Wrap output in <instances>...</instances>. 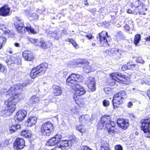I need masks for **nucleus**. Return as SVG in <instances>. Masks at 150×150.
<instances>
[{
    "mask_svg": "<svg viewBox=\"0 0 150 150\" xmlns=\"http://www.w3.org/2000/svg\"><path fill=\"white\" fill-rule=\"evenodd\" d=\"M14 89V88H11L7 92L6 95H9L10 96L9 99L5 102V104L7 105V109L4 111V113L7 116H9L15 110L16 105L20 100L19 96L11 92Z\"/></svg>",
    "mask_w": 150,
    "mask_h": 150,
    "instance_id": "nucleus-1",
    "label": "nucleus"
},
{
    "mask_svg": "<svg viewBox=\"0 0 150 150\" xmlns=\"http://www.w3.org/2000/svg\"><path fill=\"white\" fill-rule=\"evenodd\" d=\"M115 123L113 121H111L109 116H104L101 118L99 121L98 127L100 129H102L105 126L108 130V132L110 134L113 133L115 132L114 127Z\"/></svg>",
    "mask_w": 150,
    "mask_h": 150,
    "instance_id": "nucleus-2",
    "label": "nucleus"
},
{
    "mask_svg": "<svg viewBox=\"0 0 150 150\" xmlns=\"http://www.w3.org/2000/svg\"><path fill=\"white\" fill-rule=\"evenodd\" d=\"M127 97V93L124 91H121L115 95L112 100L114 108L118 107L120 104L122 103L123 100L126 99Z\"/></svg>",
    "mask_w": 150,
    "mask_h": 150,
    "instance_id": "nucleus-3",
    "label": "nucleus"
},
{
    "mask_svg": "<svg viewBox=\"0 0 150 150\" xmlns=\"http://www.w3.org/2000/svg\"><path fill=\"white\" fill-rule=\"evenodd\" d=\"M110 77L112 79L110 83L112 86L115 85L118 86V84H120L119 81H122L124 82V83H126V82L129 79L126 76L122 75L119 73H112L110 75Z\"/></svg>",
    "mask_w": 150,
    "mask_h": 150,
    "instance_id": "nucleus-4",
    "label": "nucleus"
},
{
    "mask_svg": "<svg viewBox=\"0 0 150 150\" xmlns=\"http://www.w3.org/2000/svg\"><path fill=\"white\" fill-rule=\"evenodd\" d=\"M54 126L51 122L43 123L41 127L40 132L43 135L49 136L53 132Z\"/></svg>",
    "mask_w": 150,
    "mask_h": 150,
    "instance_id": "nucleus-5",
    "label": "nucleus"
},
{
    "mask_svg": "<svg viewBox=\"0 0 150 150\" xmlns=\"http://www.w3.org/2000/svg\"><path fill=\"white\" fill-rule=\"evenodd\" d=\"M23 23H18L16 24L15 26L18 33H24L25 32V28L26 30L29 33H30L33 34L38 33L39 32V30H35L33 28H32L31 26L29 24L25 28L23 27Z\"/></svg>",
    "mask_w": 150,
    "mask_h": 150,
    "instance_id": "nucleus-6",
    "label": "nucleus"
},
{
    "mask_svg": "<svg viewBox=\"0 0 150 150\" xmlns=\"http://www.w3.org/2000/svg\"><path fill=\"white\" fill-rule=\"evenodd\" d=\"M30 41L35 46H38L44 49L50 47L52 45L51 44L50 42L46 43L43 40H39L30 38Z\"/></svg>",
    "mask_w": 150,
    "mask_h": 150,
    "instance_id": "nucleus-7",
    "label": "nucleus"
},
{
    "mask_svg": "<svg viewBox=\"0 0 150 150\" xmlns=\"http://www.w3.org/2000/svg\"><path fill=\"white\" fill-rule=\"evenodd\" d=\"M150 118L143 120H141L142 123V129L145 134V136L149 137L147 136H150Z\"/></svg>",
    "mask_w": 150,
    "mask_h": 150,
    "instance_id": "nucleus-8",
    "label": "nucleus"
},
{
    "mask_svg": "<svg viewBox=\"0 0 150 150\" xmlns=\"http://www.w3.org/2000/svg\"><path fill=\"white\" fill-rule=\"evenodd\" d=\"M107 32L105 31H103L97 37V41H100L101 43L105 45H109L108 40L110 37L108 35Z\"/></svg>",
    "mask_w": 150,
    "mask_h": 150,
    "instance_id": "nucleus-9",
    "label": "nucleus"
},
{
    "mask_svg": "<svg viewBox=\"0 0 150 150\" xmlns=\"http://www.w3.org/2000/svg\"><path fill=\"white\" fill-rule=\"evenodd\" d=\"M86 83L90 92L96 90V81L95 79L91 76L88 77L86 81Z\"/></svg>",
    "mask_w": 150,
    "mask_h": 150,
    "instance_id": "nucleus-10",
    "label": "nucleus"
},
{
    "mask_svg": "<svg viewBox=\"0 0 150 150\" xmlns=\"http://www.w3.org/2000/svg\"><path fill=\"white\" fill-rule=\"evenodd\" d=\"M62 138V136L61 135L56 134L48 141L46 145L49 146H54L60 142Z\"/></svg>",
    "mask_w": 150,
    "mask_h": 150,
    "instance_id": "nucleus-11",
    "label": "nucleus"
},
{
    "mask_svg": "<svg viewBox=\"0 0 150 150\" xmlns=\"http://www.w3.org/2000/svg\"><path fill=\"white\" fill-rule=\"evenodd\" d=\"M59 147L62 150H68L72 146L73 143L71 140L61 141Z\"/></svg>",
    "mask_w": 150,
    "mask_h": 150,
    "instance_id": "nucleus-12",
    "label": "nucleus"
},
{
    "mask_svg": "<svg viewBox=\"0 0 150 150\" xmlns=\"http://www.w3.org/2000/svg\"><path fill=\"white\" fill-rule=\"evenodd\" d=\"M25 146V142L24 140L22 138H17L14 143L13 147L17 149H23Z\"/></svg>",
    "mask_w": 150,
    "mask_h": 150,
    "instance_id": "nucleus-13",
    "label": "nucleus"
},
{
    "mask_svg": "<svg viewBox=\"0 0 150 150\" xmlns=\"http://www.w3.org/2000/svg\"><path fill=\"white\" fill-rule=\"evenodd\" d=\"M117 123L119 127L124 129H126L129 126L128 120L123 119H118Z\"/></svg>",
    "mask_w": 150,
    "mask_h": 150,
    "instance_id": "nucleus-14",
    "label": "nucleus"
},
{
    "mask_svg": "<svg viewBox=\"0 0 150 150\" xmlns=\"http://www.w3.org/2000/svg\"><path fill=\"white\" fill-rule=\"evenodd\" d=\"M27 112L26 111L24 110H21L17 112L15 118L20 122L23 120L25 117Z\"/></svg>",
    "mask_w": 150,
    "mask_h": 150,
    "instance_id": "nucleus-15",
    "label": "nucleus"
},
{
    "mask_svg": "<svg viewBox=\"0 0 150 150\" xmlns=\"http://www.w3.org/2000/svg\"><path fill=\"white\" fill-rule=\"evenodd\" d=\"M10 8L7 6H4L0 8V15L3 16H9Z\"/></svg>",
    "mask_w": 150,
    "mask_h": 150,
    "instance_id": "nucleus-16",
    "label": "nucleus"
},
{
    "mask_svg": "<svg viewBox=\"0 0 150 150\" xmlns=\"http://www.w3.org/2000/svg\"><path fill=\"white\" fill-rule=\"evenodd\" d=\"M28 84V83H23V84L19 83L17 85V86H13L9 88L8 90L11 88H14V89L13 90H12V91H11V92L12 93H14L16 94L19 96L20 100L21 99V95L19 94H18L15 93V91H17L18 89V90L22 89L24 88V87L26 86Z\"/></svg>",
    "mask_w": 150,
    "mask_h": 150,
    "instance_id": "nucleus-17",
    "label": "nucleus"
},
{
    "mask_svg": "<svg viewBox=\"0 0 150 150\" xmlns=\"http://www.w3.org/2000/svg\"><path fill=\"white\" fill-rule=\"evenodd\" d=\"M23 56L26 61H30L34 59L33 54L30 51L26 50L23 53Z\"/></svg>",
    "mask_w": 150,
    "mask_h": 150,
    "instance_id": "nucleus-18",
    "label": "nucleus"
},
{
    "mask_svg": "<svg viewBox=\"0 0 150 150\" xmlns=\"http://www.w3.org/2000/svg\"><path fill=\"white\" fill-rule=\"evenodd\" d=\"M40 74H42V71L39 69V67L37 66L31 70L30 75L31 78L34 79L40 75Z\"/></svg>",
    "mask_w": 150,
    "mask_h": 150,
    "instance_id": "nucleus-19",
    "label": "nucleus"
},
{
    "mask_svg": "<svg viewBox=\"0 0 150 150\" xmlns=\"http://www.w3.org/2000/svg\"><path fill=\"white\" fill-rule=\"evenodd\" d=\"M37 120V118L36 117L31 116L29 117L27 120L26 121L25 124L28 126H31L35 124Z\"/></svg>",
    "mask_w": 150,
    "mask_h": 150,
    "instance_id": "nucleus-20",
    "label": "nucleus"
},
{
    "mask_svg": "<svg viewBox=\"0 0 150 150\" xmlns=\"http://www.w3.org/2000/svg\"><path fill=\"white\" fill-rule=\"evenodd\" d=\"M52 88L53 93L55 96H59L61 94L62 90L60 86L54 85L52 86Z\"/></svg>",
    "mask_w": 150,
    "mask_h": 150,
    "instance_id": "nucleus-21",
    "label": "nucleus"
},
{
    "mask_svg": "<svg viewBox=\"0 0 150 150\" xmlns=\"http://www.w3.org/2000/svg\"><path fill=\"white\" fill-rule=\"evenodd\" d=\"M142 4V0H137L135 1H133L130 4V7L132 8L134 7L135 9L134 11H135V10H137Z\"/></svg>",
    "mask_w": 150,
    "mask_h": 150,
    "instance_id": "nucleus-22",
    "label": "nucleus"
},
{
    "mask_svg": "<svg viewBox=\"0 0 150 150\" xmlns=\"http://www.w3.org/2000/svg\"><path fill=\"white\" fill-rule=\"evenodd\" d=\"M74 99V100L77 99V96H80L86 93V91L83 88H80V89H77L75 91Z\"/></svg>",
    "mask_w": 150,
    "mask_h": 150,
    "instance_id": "nucleus-23",
    "label": "nucleus"
},
{
    "mask_svg": "<svg viewBox=\"0 0 150 150\" xmlns=\"http://www.w3.org/2000/svg\"><path fill=\"white\" fill-rule=\"evenodd\" d=\"M75 101L76 103L81 108L85 107L87 105V103H88L87 101L85 100H78V98L75 99Z\"/></svg>",
    "mask_w": 150,
    "mask_h": 150,
    "instance_id": "nucleus-24",
    "label": "nucleus"
},
{
    "mask_svg": "<svg viewBox=\"0 0 150 150\" xmlns=\"http://www.w3.org/2000/svg\"><path fill=\"white\" fill-rule=\"evenodd\" d=\"M90 119L89 116L87 115H82L79 118L80 122L82 123L88 122Z\"/></svg>",
    "mask_w": 150,
    "mask_h": 150,
    "instance_id": "nucleus-25",
    "label": "nucleus"
},
{
    "mask_svg": "<svg viewBox=\"0 0 150 150\" xmlns=\"http://www.w3.org/2000/svg\"><path fill=\"white\" fill-rule=\"evenodd\" d=\"M101 150H111L109 144L106 141H103L100 145Z\"/></svg>",
    "mask_w": 150,
    "mask_h": 150,
    "instance_id": "nucleus-26",
    "label": "nucleus"
},
{
    "mask_svg": "<svg viewBox=\"0 0 150 150\" xmlns=\"http://www.w3.org/2000/svg\"><path fill=\"white\" fill-rule=\"evenodd\" d=\"M48 66L46 63H43L38 66L42 72V74H44L47 69Z\"/></svg>",
    "mask_w": 150,
    "mask_h": 150,
    "instance_id": "nucleus-27",
    "label": "nucleus"
},
{
    "mask_svg": "<svg viewBox=\"0 0 150 150\" xmlns=\"http://www.w3.org/2000/svg\"><path fill=\"white\" fill-rule=\"evenodd\" d=\"M142 7H141V8H138L137 10H135V11H134V12L136 13L137 14V13H139L141 14L145 15V13H143L144 11H146L147 10V8L145 6H142Z\"/></svg>",
    "mask_w": 150,
    "mask_h": 150,
    "instance_id": "nucleus-28",
    "label": "nucleus"
},
{
    "mask_svg": "<svg viewBox=\"0 0 150 150\" xmlns=\"http://www.w3.org/2000/svg\"><path fill=\"white\" fill-rule=\"evenodd\" d=\"M71 74L69 76L68 78L66 80L67 84L69 86L71 84H74L75 83H77V82L75 81V79L71 78Z\"/></svg>",
    "mask_w": 150,
    "mask_h": 150,
    "instance_id": "nucleus-29",
    "label": "nucleus"
},
{
    "mask_svg": "<svg viewBox=\"0 0 150 150\" xmlns=\"http://www.w3.org/2000/svg\"><path fill=\"white\" fill-rule=\"evenodd\" d=\"M21 134L22 136H23L26 138L30 137L31 135L30 132L28 130H24L22 131L21 133Z\"/></svg>",
    "mask_w": 150,
    "mask_h": 150,
    "instance_id": "nucleus-30",
    "label": "nucleus"
},
{
    "mask_svg": "<svg viewBox=\"0 0 150 150\" xmlns=\"http://www.w3.org/2000/svg\"><path fill=\"white\" fill-rule=\"evenodd\" d=\"M71 79H75V80L77 82H79L81 81L82 80L81 76L80 75L75 74H71Z\"/></svg>",
    "mask_w": 150,
    "mask_h": 150,
    "instance_id": "nucleus-31",
    "label": "nucleus"
},
{
    "mask_svg": "<svg viewBox=\"0 0 150 150\" xmlns=\"http://www.w3.org/2000/svg\"><path fill=\"white\" fill-rule=\"evenodd\" d=\"M79 82H77L76 83H75L74 84H71L69 86L72 87L75 91H76L77 89H79L80 88H83L82 86L79 85Z\"/></svg>",
    "mask_w": 150,
    "mask_h": 150,
    "instance_id": "nucleus-32",
    "label": "nucleus"
},
{
    "mask_svg": "<svg viewBox=\"0 0 150 150\" xmlns=\"http://www.w3.org/2000/svg\"><path fill=\"white\" fill-rule=\"evenodd\" d=\"M76 129L79 132L83 133L86 132V129L82 125H79L77 126Z\"/></svg>",
    "mask_w": 150,
    "mask_h": 150,
    "instance_id": "nucleus-33",
    "label": "nucleus"
},
{
    "mask_svg": "<svg viewBox=\"0 0 150 150\" xmlns=\"http://www.w3.org/2000/svg\"><path fill=\"white\" fill-rule=\"evenodd\" d=\"M141 35L139 34H137L135 35L134 38V43L135 45H137L141 40Z\"/></svg>",
    "mask_w": 150,
    "mask_h": 150,
    "instance_id": "nucleus-34",
    "label": "nucleus"
},
{
    "mask_svg": "<svg viewBox=\"0 0 150 150\" xmlns=\"http://www.w3.org/2000/svg\"><path fill=\"white\" fill-rule=\"evenodd\" d=\"M30 101L32 103H38L40 101V98L38 97L34 96L31 98Z\"/></svg>",
    "mask_w": 150,
    "mask_h": 150,
    "instance_id": "nucleus-35",
    "label": "nucleus"
},
{
    "mask_svg": "<svg viewBox=\"0 0 150 150\" xmlns=\"http://www.w3.org/2000/svg\"><path fill=\"white\" fill-rule=\"evenodd\" d=\"M6 42V39L5 37H0V49L2 47L3 45H4Z\"/></svg>",
    "mask_w": 150,
    "mask_h": 150,
    "instance_id": "nucleus-36",
    "label": "nucleus"
},
{
    "mask_svg": "<svg viewBox=\"0 0 150 150\" xmlns=\"http://www.w3.org/2000/svg\"><path fill=\"white\" fill-rule=\"evenodd\" d=\"M136 68V69H138V66L135 64L131 63V64H127V68L128 69H133L134 68Z\"/></svg>",
    "mask_w": 150,
    "mask_h": 150,
    "instance_id": "nucleus-37",
    "label": "nucleus"
},
{
    "mask_svg": "<svg viewBox=\"0 0 150 150\" xmlns=\"http://www.w3.org/2000/svg\"><path fill=\"white\" fill-rule=\"evenodd\" d=\"M4 32L6 34H8V36L9 37H12L14 36L13 32L12 31H10V30L8 29L5 30Z\"/></svg>",
    "mask_w": 150,
    "mask_h": 150,
    "instance_id": "nucleus-38",
    "label": "nucleus"
},
{
    "mask_svg": "<svg viewBox=\"0 0 150 150\" xmlns=\"http://www.w3.org/2000/svg\"><path fill=\"white\" fill-rule=\"evenodd\" d=\"M0 72L4 74L6 73L7 72L6 67L2 65L0 69Z\"/></svg>",
    "mask_w": 150,
    "mask_h": 150,
    "instance_id": "nucleus-39",
    "label": "nucleus"
},
{
    "mask_svg": "<svg viewBox=\"0 0 150 150\" xmlns=\"http://www.w3.org/2000/svg\"><path fill=\"white\" fill-rule=\"evenodd\" d=\"M104 90L107 94H110L111 93V89L110 88H104Z\"/></svg>",
    "mask_w": 150,
    "mask_h": 150,
    "instance_id": "nucleus-40",
    "label": "nucleus"
},
{
    "mask_svg": "<svg viewBox=\"0 0 150 150\" xmlns=\"http://www.w3.org/2000/svg\"><path fill=\"white\" fill-rule=\"evenodd\" d=\"M103 103L104 106L107 107L109 106L110 102L108 100L105 99L103 101Z\"/></svg>",
    "mask_w": 150,
    "mask_h": 150,
    "instance_id": "nucleus-41",
    "label": "nucleus"
},
{
    "mask_svg": "<svg viewBox=\"0 0 150 150\" xmlns=\"http://www.w3.org/2000/svg\"><path fill=\"white\" fill-rule=\"evenodd\" d=\"M9 129L11 133L14 132L16 130L15 125L10 126L9 127Z\"/></svg>",
    "mask_w": 150,
    "mask_h": 150,
    "instance_id": "nucleus-42",
    "label": "nucleus"
},
{
    "mask_svg": "<svg viewBox=\"0 0 150 150\" xmlns=\"http://www.w3.org/2000/svg\"><path fill=\"white\" fill-rule=\"evenodd\" d=\"M7 142L5 140H4L1 142L0 146L1 147H4L7 146Z\"/></svg>",
    "mask_w": 150,
    "mask_h": 150,
    "instance_id": "nucleus-43",
    "label": "nucleus"
},
{
    "mask_svg": "<svg viewBox=\"0 0 150 150\" xmlns=\"http://www.w3.org/2000/svg\"><path fill=\"white\" fill-rule=\"evenodd\" d=\"M115 149V150H123L122 146L120 145H116Z\"/></svg>",
    "mask_w": 150,
    "mask_h": 150,
    "instance_id": "nucleus-44",
    "label": "nucleus"
},
{
    "mask_svg": "<svg viewBox=\"0 0 150 150\" xmlns=\"http://www.w3.org/2000/svg\"><path fill=\"white\" fill-rule=\"evenodd\" d=\"M137 62L141 64H143L144 63V61L141 57L138 58L137 60Z\"/></svg>",
    "mask_w": 150,
    "mask_h": 150,
    "instance_id": "nucleus-45",
    "label": "nucleus"
},
{
    "mask_svg": "<svg viewBox=\"0 0 150 150\" xmlns=\"http://www.w3.org/2000/svg\"><path fill=\"white\" fill-rule=\"evenodd\" d=\"M81 150H92L86 146H83L81 148Z\"/></svg>",
    "mask_w": 150,
    "mask_h": 150,
    "instance_id": "nucleus-46",
    "label": "nucleus"
},
{
    "mask_svg": "<svg viewBox=\"0 0 150 150\" xmlns=\"http://www.w3.org/2000/svg\"><path fill=\"white\" fill-rule=\"evenodd\" d=\"M7 52L10 54H12L13 53L12 49L10 48H8L7 49Z\"/></svg>",
    "mask_w": 150,
    "mask_h": 150,
    "instance_id": "nucleus-47",
    "label": "nucleus"
},
{
    "mask_svg": "<svg viewBox=\"0 0 150 150\" xmlns=\"http://www.w3.org/2000/svg\"><path fill=\"white\" fill-rule=\"evenodd\" d=\"M86 36L89 39H91L93 37L91 34L86 35Z\"/></svg>",
    "mask_w": 150,
    "mask_h": 150,
    "instance_id": "nucleus-48",
    "label": "nucleus"
},
{
    "mask_svg": "<svg viewBox=\"0 0 150 150\" xmlns=\"http://www.w3.org/2000/svg\"><path fill=\"white\" fill-rule=\"evenodd\" d=\"M67 41L69 42H71L72 44H73V43H74L75 42V41H74L73 39H68Z\"/></svg>",
    "mask_w": 150,
    "mask_h": 150,
    "instance_id": "nucleus-49",
    "label": "nucleus"
},
{
    "mask_svg": "<svg viewBox=\"0 0 150 150\" xmlns=\"http://www.w3.org/2000/svg\"><path fill=\"white\" fill-rule=\"evenodd\" d=\"M49 34H50L52 35L51 36L52 37H56V34L54 32H50V33H49Z\"/></svg>",
    "mask_w": 150,
    "mask_h": 150,
    "instance_id": "nucleus-50",
    "label": "nucleus"
},
{
    "mask_svg": "<svg viewBox=\"0 0 150 150\" xmlns=\"http://www.w3.org/2000/svg\"><path fill=\"white\" fill-rule=\"evenodd\" d=\"M132 103L131 102H130L128 103L127 106L128 108H131V107L132 106Z\"/></svg>",
    "mask_w": 150,
    "mask_h": 150,
    "instance_id": "nucleus-51",
    "label": "nucleus"
},
{
    "mask_svg": "<svg viewBox=\"0 0 150 150\" xmlns=\"http://www.w3.org/2000/svg\"><path fill=\"white\" fill-rule=\"evenodd\" d=\"M129 117L132 119H133L135 117V116L132 114H129Z\"/></svg>",
    "mask_w": 150,
    "mask_h": 150,
    "instance_id": "nucleus-52",
    "label": "nucleus"
},
{
    "mask_svg": "<svg viewBox=\"0 0 150 150\" xmlns=\"http://www.w3.org/2000/svg\"><path fill=\"white\" fill-rule=\"evenodd\" d=\"M125 28L127 30H129L130 29L129 27L127 25H126L125 27Z\"/></svg>",
    "mask_w": 150,
    "mask_h": 150,
    "instance_id": "nucleus-53",
    "label": "nucleus"
},
{
    "mask_svg": "<svg viewBox=\"0 0 150 150\" xmlns=\"http://www.w3.org/2000/svg\"><path fill=\"white\" fill-rule=\"evenodd\" d=\"M72 44L76 48H78V46L76 42L73 43Z\"/></svg>",
    "mask_w": 150,
    "mask_h": 150,
    "instance_id": "nucleus-54",
    "label": "nucleus"
},
{
    "mask_svg": "<svg viewBox=\"0 0 150 150\" xmlns=\"http://www.w3.org/2000/svg\"><path fill=\"white\" fill-rule=\"evenodd\" d=\"M15 126L16 130L17 129H19L21 128V126L18 124H17L16 125H15Z\"/></svg>",
    "mask_w": 150,
    "mask_h": 150,
    "instance_id": "nucleus-55",
    "label": "nucleus"
},
{
    "mask_svg": "<svg viewBox=\"0 0 150 150\" xmlns=\"http://www.w3.org/2000/svg\"><path fill=\"white\" fill-rule=\"evenodd\" d=\"M14 45L15 47H20V44L18 43H14Z\"/></svg>",
    "mask_w": 150,
    "mask_h": 150,
    "instance_id": "nucleus-56",
    "label": "nucleus"
},
{
    "mask_svg": "<svg viewBox=\"0 0 150 150\" xmlns=\"http://www.w3.org/2000/svg\"><path fill=\"white\" fill-rule=\"evenodd\" d=\"M127 69V66L126 67L125 65H124L122 67V70L124 71L125 70V69Z\"/></svg>",
    "mask_w": 150,
    "mask_h": 150,
    "instance_id": "nucleus-57",
    "label": "nucleus"
},
{
    "mask_svg": "<svg viewBox=\"0 0 150 150\" xmlns=\"http://www.w3.org/2000/svg\"><path fill=\"white\" fill-rule=\"evenodd\" d=\"M15 20H16V21H21V19L18 18V17H16L15 18Z\"/></svg>",
    "mask_w": 150,
    "mask_h": 150,
    "instance_id": "nucleus-58",
    "label": "nucleus"
},
{
    "mask_svg": "<svg viewBox=\"0 0 150 150\" xmlns=\"http://www.w3.org/2000/svg\"><path fill=\"white\" fill-rule=\"evenodd\" d=\"M132 11L130 9H129L127 11V12L129 13H132Z\"/></svg>",
    "mask_w": 150,
    "mask_h": 150,
    "instance_id": "nucleus-59",
    "label": "nucleus"
},
{
    "mask_svg": "<svg viewBox=\"0 0 150 150\" xmlns=\"http://www.w3.org/2000/svg\"><path fill=\"white\" fill-rule=\"evenodd\" d=\"M146 41H150V36L149 37L146 38Z\"/></svg>",
    "mask_w": 150,
    "mask_h": 150,
    "instance_id": "nucleus-60",
    "label": "nucleus"
},
{
    "mask_svg": "<svg viewBox=\"0 0 150 150\" xmlns=\"http://www.w3.org/2000/svg\"><path fill=\"white\" fill-rule=\"evenodd\" d=\"M147 93V95L150 99V90H148Z\"/></svg>",
    "mask_w": 150,
    "mask_h": 150,
    "instance_id": "nucleus-61",
    "label": "nucleus"
},
{
    "mask_svg": "<svg viewBox=\"0 0 150 150\" xmlns=\"http://www.w3.org/2000/svg\"><path fill=\"white\" fill-rule=\"evenodd\" d=\"M78 64H83V62H81V61H78Z\"/></svg>",
    "mask_w": 150,
    "mask_h": 150,
    "instance_id": "nucleus-62",
    "label": "nucleus"
},
{
    "mask_svg": "<svg viewBox=\"0 0 150 150\" xmlns=\"http://www.w3.org/2000/svg\"><path fill=\"white\" fill-rule=\"evenodd\" d=\"M91 70L89 69L88 70H85V71L87 73H88L91 72Z\"/></svg>",
    "mask_w": 150,
    "mask_h": 150,
    "instance_id": "nucleus-63",
    "label": "nucleus"
},
{
    "mask_svg": "<svg viewBox=\"0 0 150 150\" xmlns=\"http://www.w3.org/2000/svg\"><path fill=\"white\" fill-rule=\"evenodd\" d=\"M117 27H120L121 26V25L120 24H117Z\"/></svg>",
    "mask_w": 150,
    "mask_h": 150,
    "instance_id": "nucleus-64",
    "label": "nucleus"
}]
</instances>
